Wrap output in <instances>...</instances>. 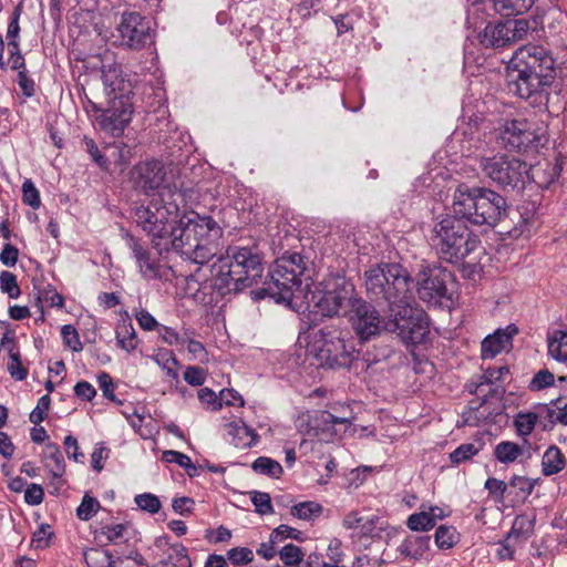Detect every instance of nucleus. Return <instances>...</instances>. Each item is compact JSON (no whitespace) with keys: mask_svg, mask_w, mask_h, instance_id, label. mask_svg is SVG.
Segmentation results:
<instances>
[{"mask_svg":"<svg viewBox=\"0 0 567 567\" xmlns=\"http://www.w3.org/2000/svg\"><path fill=\"white\" fill-rule=\"evenodd\" d=\"M173 224L162 240L155 241L158 254L174 250L184 259L199 265L208 262L217 254V240L223 230L213 217L193 213Z\"/></svg>","mask_w":567,"mask_h":567,"instance_id":"f257e3e1","label":"nucleus"},{"mask_svg":"<svg viewBox=\"0 0 567 567\" xmlns=\"http://www.w3.org/2000/svg\"><path fill=\"white\" fill-rule=\"evenodd\" d=\"M508 90L532 104L547 100V89L556 78L555 60L549 50L526 44L515 51L509 61Z\"/></svg>","mask_w":567,"mask_h":567,"instance_id":"f03ea898","label":"nucleus"},{"mask_svg":"<svg viewBox=\"0 0 567 567\" xmlns=\"http://www.w3.org/2000/svg\"><path fill=\"white\" fill-rule=\"evenodd\" d=\"M261 257L252 248L234 247L212 267V285L219 295L241 291L261 278Z\"/></svg>","mask_w":567,"mask_h":567,"instance_id":"7ed1b4c3","label":"nucleus"},{"mask_svg":"<svg viewBox=\"0 0 567 567\" xmlns=\"http://www.w3.org/2000/svg\"><path fill=\"white\" fill-rule=\"evenodd\" d=\"M453 213L472 225L493 228L506 216L507 203L489 188L462 185L454 193Z\"/></svg>","mask_w":567,"mask_h":567,"instance_id":"20e7f679","label":"nucleus"},{"mask_svg":"<svg viewBox=\"0 0 567 567\" xmlns=\"http://www.w3.org/2000/svg\"><path fill=\"white\" fill-rule=\"evenodd\" d=\"M411 282L409 271L399 264L375 265L364 272L368 298L379 307H386L389 312L411 300Z\"/></svg>","mask_w":567,"mask_h":567,"instance_id":"39448f33","label":"nucleus"},{"mask_svg":"<svg viewBox=\"0 0 567 567\" xmlns=\"http://www.w3.org/2000/svg\"><path fill=\"white\" fill-rule=\"evenodd\" d=\"M429 238L440 258L449 262L464 260L481 245L478 237L470 231L465 221L455 213L435 218Z\"/></svg>","mask_w":567,"mask_h":567,"instance_id":"423d86ee","label":"nucleus"},{"mask_svg":"<svg viewBox=\"0 0 567 567\" xmlns=\"http://www.w3.org/2000/svg\"><path fill=\"white\" fill-rule=\"evenodd\" d=\"M306 270L303 258L299 254L284 255L276 260L269 271V279L265 282L262 292L277 302L291 305L293 299L303 293L301 276Z\"/></svg>","mask_w":567,"mask_h":567,"instance_id":"0eeeda50","label":"nucleus"},{"mask_svg":"<svg viewBox=\"0 0 567 567\" xmlns=\"http://www.w3.org/2000/svg\"><path fill=\"white\" fill-rule=\"evenodd\" d=\"M174 196L175 193L164 187L147 205L135 209L137 226L152 237L154 245L155 241L162 240L171 224L176 223L179 209Z\"/></svg>","mask_w":567,"mask_h":567,"instance_id":"6e6552de","label":"nucleus"},{"mask_svg":"<svg viewBox=\"0 0 567 567\" xmlns=\"http://www.w3.org/2000/svg\"><path fill=\"white\" fill-rule=\"evenodd\" d=\"M359 296L354 286L344 277L336 276L326 279L321 288L305 295L308 307H313L322 316L332 317L340 311L349 313Z\"/></svg>","mask_w":567,"mask_h":567,"instance_id":"1a4fd4ad","label":"nucleus"},{"mask_svg":"<svg viewBox=\"0 0 567 567\" xmlns=\"http://www.w3.org/2000/svg\"><path fill=\"white\" fill-rule=\"evenodd\" d=\"M480 167L486 177L503 189H522L528 179L527 163L512 155L483 156Z\"/></svg>","mask_w":567,"mask_h":567,"instance_id":"9d476101","label":"nucleus"},{"mask_svg":"<svg viewBox=\"0 0 567 567\" xmlns=\"http://www.w3.org/2000/svg\"><path fill=\"white\" fill-rule=\"evenodd\" d=\"M391 320L384 323V330L396 333L405 343H422L429 333V323L425 312L410 305V300L402 302L390 311Z\"/></svg>","mask_w":567,"mask_h":567,"instance_id":"9b49d317","label":"nucleus"},{"mask_svg":"<svg viewBox=\"0 0 567 567\" xmlns=\"http://www.w3.org/2000/svg\"><path fill=\"white\" fill-rule=\"evenodd\" d=\"M499 146L513 152H527L543 145L545 141L542 128L525 118L505 121L496 130Z\"/></svg>","mask_w":567,"mask_h":567,"instance_id":"f8f14e48","label":"nucleus"},{"mask_svg":"<svg viewBox=\"0 0 567 567\" xmlns=\"http://www.w3.org/2000/svg\"><path fill=\"white\" fill-rule=\"evenodd\" d=\"M312 348L321 365L349 368L352 362V348L349 349L341 330L324 327L316 334Z\"/></svg>","mask_w":567,"mask_h":567,"instance_id":"ddd939ff","label":"nucleus"},{"mask_svg":"<svg viewBox=\"0 0 567 567\" xmlns=\"http://www.w3.org/2000/svg\"><path fill=\"white\" fill-rule=\"evenodd\" d=\"M452 280V272L441 266L423 267L415 277L417 296L424 302L439 305L442 299L449 298L447 285Z\"/></svg>","mask_w":567,"mask_h":567,"instance_id":"4468645a","label":"nucleus"},{"mask_svg":"<svg viewBox=\"0 0 567 567\" xmlns=\"http://www.w3.org/2000/svg\"><path fill=\"white\" fill-rule=\"evenodd\" d=\"M114 44L140 50L151 41V28L145 18L135 11H126L112 33Z\"/></svg>","mask_w":567,"mask_h":567,"instance_id":"2eb2a0df","label":"nucleus"},{"mask_svg":"<svg viewBox=\"0 0 567 567\" xmlns=\"http://www.w3.org/2000/svg\"><path fill=\"white\" fill-rule=\"evenodd\" d=\"M530 30L526 19H509L505 22L488 23L478 34L485 48H503L523 40Z\"/></svg>","mask_w":567,"mask_h":567,"instance_id":"dca6fc26","label":"nucleus"},{"mask_svg":"<svg viewBox=\"0 0 567 567\" xmlns=\"http://www.w3.org/2000/svg\"><path fill=\"white\" fill-rule=\"evenodd\" d=\"M102 80L110 99L130 100L134 84L130 75H123L121 66L113 61L112 53L105 50L101 60Z\"/></svg>","mask_w":567,"mask_h":567,"instance_id":"f3484780","label":"nucleus"},{"mask_svg":"<svg viewBox=\"0 0 567 567\" xmlns=\"http://www.w3.org/2000/svg\"><path fill=\"white\" fill-rule=\"evenodd\" d=\"M348 315L353 329L361 339L368 340L379 334L384 329L379 312L361 297L354 300Z\"/></svg>","mask_w":567,"mask_h":567,"instance_id":"a211bd4d","label":"nucleus"},{"mask_svg":"<svg viewBox=\"0 0 567 567\" xmlns=\"http://www.w3.org/2000/svg\"><path fill=\"white\" fill-rule=\"evenodd\" d=\"M93 107L101 111V114L96 117L101 128L112 135L122 134L125 126L131 121L132 104L130 100L118 101L116 99H110L107 109H100L96 104H93Z\"/></svg>","mask_w":567,"mask_h":567,"instance_id":"6ab92c4d","label":"nucleus"},{"mask_svg":"<svg viewBox=\"0 0 567 567\" xmlns=\"http://www.w3.org/2000/svg\"><path fill=\"white\" fill-rule=\"evenodd\" d=\"M165 165L157 159L138 163L131 171L134 187L146 194L159 189L165 182Z\"/></svg>","mask_w":567,"mask_h":567,"instance_id":"aec40b11","label":"nucleus"},{"mask_svg":"<svg viewBox=\"0 0 567 567\" xmlns=\"http://www.w3.org/2000/svg\"><path fill=\"white\" fill-rule=\"evenodd\" d=\"M128 247L132 249L134 258L140 269V274L146 280L161 279L164 266L159 260L148 251L134 237L128 238Z\"/></svg>","mask_w":567,"mask_h":567,"instance_id":"412c9836","label":"nucleus"},{"mask_svg":"<svg viewBox=\"0 0 567 567\" xmlns=\"http://www.w3.org/2000/svg\"><path fill=\"white\" fill-rule=\"evenodd\" d=\"M495 458L503 464L517 461L520 456L532 457L530 444L525 441L523 445L511 441H502L494 449Z\"/></svg>","mask_w":567,"mask_h":567,"instance_id":"4be33fe9","label":"nucleus"},{"mask_svg":"<svg viewBox=\"0 0 567 567\" xmlns=\"http://www.w3.org/2000/svg\"><path fill=\"white\" fill-rule=\"evenodd\" d=\"M430 537L409 536L396 548L401 559L419 560L429 549Z\"/></svg>","mask_w":567,"mask_h":567,"instance_id":"5701e85b","label":"nucleus"},{"mask_svg":"<svg viewBox=\"0 0 567 567\" xmlns=\"http://www.w3.org/2000/svg\"><path fill=\"white\" fill-rule=\"evenodd\" d=\"M41 461L53 478H60L65 473L64 457L58 444L51 442L45 444Z\"/></svg>","mask_w":567,"mask_h":567,"instance_id":"b1692460","label":"nucleus"},{"mask_svg":"<svg viewBox=\"0 0 567 567\" xmlns=\"http://www.w3.org/2000/svg\"><path fill=\"white\" fill-rule=\"evenodd\" d=\"M378 516L361 515L359 512L348 513L342 525L347 529H357L360 536H371L377 528Z\"/></svg>","mask_w":567,"mask_h":567,"instance_id":"393cba45","label":"nucleus"},{"mask_svg":"<svg viewBox=\"0 0 567 567\" xmlns=\"http://www.w3.org/2000/svg\"><path fill=\"white\" fill-rule=\"evenodd\" d=\"M227 427L229 429L228 433L233 436V443L236 447L246 449L257 443V433L244 422H231Z\"/></svg>","mask_w":567,"mask_h":567,"instance_id":"a878e982","label":"nucleus"},{"mask_svg":"<svg viewBox=\"0 0 567 567\" xmlns=\"http://www.w3.org/2000/svg\"><path fill=\"white\" fill-rule=\"evenodd\" d=\"M511 342V334L497 330L494 334L482 341V358L493 359L499 354Z\"/></svg>","mask_w":567,"mask_h":567,"instance_id":"bb28decb","label":"nucleus"},{"mask_svg":"<svg viewBox=\"0 0 567 567\" xmlns=\"http://www.w3.org/2000/svg\"><path fill=\"white\" fill-rule=\"evenodd\" d=\"M565 465L566 457L556 445H551L545 451L542 458V472L545 476L559 473Z\"/></svg>","mask_w":567,"mask_h":567,"instance_id":"cd10ccee","label":"nucleus"},{"mask_svg":"<svg viewBox=\"0 0 567 567\" xmlns=\"http://www.w3.org/2000/svg\"><path fill=\"white\" fill-rule=\"evenodd\" d=\"M548 354L560 362L567 360V331L553 330L547 336Z\"/></svg>","mask_w":567,"mask_h":567,"instance_id":"c85d7f7f","label":"nucleus"},{"mask_svg":"<svg viewBox=\"0 0 567 567\" xmlns=\"http://www.w3.org/2000/svg\"><path fill=\"white\" fill-rule=\"evenodd\" d=\"M154 567H192L187 549L181 544L169 547L167 556L154 565Z\"/></svg>","mask_w":567,"mask_h":567,"instance_id":"c756f323","label":"nucleus"},{"mask_svg":"<svg viewBox=\"0 0 567 567\" xmlns=\"http://www.w3.org/2000/svg\"><path fill=\"white\" fill-rule=\"evenodd\" d=\"M494 8L503 16L523 14L532 8L534 0H493Z\"/></svg>","mask_w":567,"mask_h":567,"instance_id":"7c9ffc66","label":"nucleus"},{"mask_svg":"<svg viewBox=\"0 0 567 567\" xmlns=\"http://www.w3.org/2000/svg\"><path fill=\"white\" fill-rule=\"evenodd\" d=\"M127 528V524L105 525L95 532V538L100 543L105 540L106 543L118 544L123 540Z\"/></svg>","mask_w":567,"mask_h":567,"instance_id":"2f4dec72","label":"nucleus"},{"mask_svg":"<svg viewBox=\"0 0 567 567\" xmlns=\"http://www.w3.org/2000/svg\"><path fill=\"white\" fill-rule=\"evenodd\" d=\"M251 467L256 473L268 475L272 478H279L282 474V466L280 463L266 456L256 458Z\"/></svg>","mask_w":567,"mask_h":567,"instance_id":"473e14b6","label":"nucleus"},{"mask_svg":"<svg viewBox=\"0 0 567 567\" xmlns=\"http://www.w3.org/2000/svg\"><path fill=\"white\" fill-rule=\"evenodd\" d=\"M435 544L440 549H450L458 540V534L452 526L441 525L434 535Z\"/></svg>","mask_w":567,"mask_h":567,"instance_id":"72a5a7b5","label":"nucleus"},{"mask_svg":"<svg viewBox=\"0 0 567 567\" xmlns=\"http://www.w3.org/2000/svg\"><path fill=\"white\" fill-rule=\"evenodd\" d=\"M292 516L303 520H311L322 513V506L316 502H302L291 507Z\"/></svg>","mask_w":567,"mask_h":567,"instance_id":"f704fd0d","label":"nucleus"},{"mask_svg":"<svg viewBox=\"0 0 567 567\" xmlns=\"http://www.w3.org/2000/svg\"><path fill=\"white\" fill-rule=\"evenodd\" d=\"M84 560L89 567H110L112 555L102 548H90L84 551Z\"/></svg>","mask_w":567,"mask_h":567,"instance_id":"c9c22d12","label":"nucleus"},{"mask_svg":"<svg viewBox=\"0 0 567 567\" xmlns=\"http://www.w3.org/2000/svg\"><path fill=\"white\" fill-rule=\"evenodd\" d=\"M505 373H508V368L506 367H501L498 370H497V375L495 377L494 375V372L491 371V370H487L486 373L484 374V378H485V382H482L478 386H477V391L478 393H482L485 398L486 396H501L504 392L503 388L499 386V385H496L494 388H491L486 393L484 392V385H488L491 386L492 385V382H493V379L495 380H499L502 379V377L505 374Z\"/></svg>","mask_w":567,"mask_h":567,"instance_id":"e433bc0d","label":"nucleus"},{"mask_svg":"<svg viewBox=\"0 0 567 567\" xmlns=\"http://www.w3.org/2000/svg\"><path fill=\"white\" fill-rule=\"evenodd\" d=\"M162 460L167 463L178 464L181 467L187 471L189 476H193L197 472V468L193 465L190 457L184 453L173 450L165 451L163 452Z\"/></svg>","mask_w":567,"mask_h":567,"instance_id":"4c0bfd02","label":"nucleus"},{"mask_svg":"<svg viewBox=\"0 0 567 567\" xmlns=\"http://www.w3.org/2000/svg\"><path fill=\"white\" fill-rule=\"evenodd\" d=\"M408 527L411 530L415 532H424L433 528L435 524L432 520V517L429 516L425 509H422L419 513L412 514L406 522Z\"/></svg>","mask_w":567,"mask_h":567,"instance_id":"58836bf2","label":"nucleus"},{"mask_svg":"<svg viewBox=\"0 0 567 567\" xmlns=\"http://www.w3.org/2000/svg\"><path fill=\"white\" fill-rule=\"evenodd\" d=\"M538 420L537 413H519L515 419V426L520 436L529 435Z\"/></svg>","mask_w":567,"mask_h":567,"instance_id":"ea45409f","label":"nucleus"},{"mask_svg":"<svg viewBox=\"0 0 567 567\" xmlns=\"http://www.w3.org/2000/svg\"><path fill=\"white\" fill-rule=\"evenodd\" d=\"M9 362H8V371L10 373V375L16 379L17 381H22L27 378L28 375V369L23 367L22 362H21V359H20V353L18 351H14L13 349H11L9 351Z\"/></svg>","mask_w":567,"mask_h":567,"instance_id":"a19ab883","label":"nucleus"},{"mask_svg":"<svg viewBox=\"0 0 567 567\" xmlns=\"http://www.w3.org/2000/svg\"><path fill=\"white\" fill-rule=\"evenodd\" d=\"M100 508V503L96 498L85 494L82 498L80 506L76 509V515L81 520H89Z\"/></svg>","mask_w":567,"mask_h":567,"instance_id":"79ce46f5","label":"nucleus"},{"mask_svg":"<svg viewBox=\"0 0 567 567\" xmlns=\"http://www.w3.org/2000/svg\"><path fill=\"white\" fill-rule=\"evenodd\" d=\"M0 287L2 292L7 293L12 299L18 298L21 293L17 282V276L10 271H2L0 274Z\"/></svg>","mask_w":567,"mask_h":567,"instance_id":"37998d69","label":"nucleus"},{"mask_svg":"<svg viewBox=\"0 0 567 567\" xmlns=\"http://www.w3.org/2000/svg\"><path fill=\"white\" fill-rule=\"evenodd\" d=\"M480 449L473 443L461 444L452 453L450 460L453 464H461L478 453Z\"/></svg>","mask_w":567,"mask_h":567,"instance_id":"c03bdc74","label":"nucleus"},{"mask_svg":"<svg viewBox=\"0 0 567 567\" xmlns=\"http://www.w3.org/2000/svg\"><path fill=\"white\" fill-rule=\"evenodd\" d=\"M136 505L151 514H155L161 509V502L158 497L151 493H144L135 496Z\"/></svg>","mask_w":567,"mask_h":567,"instance_id":"a18cd8bd","label":"nucleus"},{"mask_svg":"<svg viewBox=\"0 0 567 567\" xmlns=\"http://www.w3.org/2000/svg\"><path fill=\"white\" fill-rule=\"evenodd\" d=\"M251 502L256 508V512L260 515H267L274 512L271 498L268 493L256 491L252 492Z\"/></svg>","mask_w":567,"mask_h":567,"instance_id":"49530a36","label":"nucleus"},{"mask_svg":"<svg viewBox=\"0 0 567 567\" xmlns=\"http://www.w3.org/2000/svg\"><path fill=\"white\" fill-rule=\"evenodd\" d=\"M63 341L64 343L71 348L73 351H81L82 350V343L80 341L79 333L76 329L72 324H65L62 327L61 330Z\"/></svg>","mask_w":567,"mask_h":567,"instance_id":"de8ad7c7","label":"nucleus"},{"mask_svg":"<svg viewBox=\"0 0 567 567\" xmlns=\"http://www.w3.org/2000/svg\"><path fill=\"white\" fill-rule=\"evenodd\" d=\"M22 193L23 202L27 205L31 206L34 209L40 207L41 202L39 190L35 188L34 184L30 179H27L22 184Z\"/></svg>","mask_w":567,"mask_h":567,"instance_id":"09e8293b","label":"nucleus"},{"mask_svg":"<svg viewBox=\"0 0 567 567\" xmlns=\"http://www.w3.org/2000/svg\"><path fill=\"white\" fill-rule=\"evenodd\" d=\"M142 555L137 550L132 549L124 557H117L116 559L112 558V564L110 567H140V565H142Z\"/></svg>","mask_w":567,"mask_h":567,"instance_id":"8fccbe9b","label":"nucleus"},{"mask_svg":"<svg viewBox=\"0 0 567 567\" xmlns=\"http://www.w3.org/2000/svg\"><path fill=\"white\" fill-rule=\"evenodd\" d=\"M51 399L49 394L41 396L38 401L35 409L30 414V421L38 425L44 421L47 412L50 408Z\"/></svg>","mask_w":567,"mask_h":567,"instance_id":"3c124183","label":"nucleus"},{"mask_svg":"<svg viewBox=\"0 0 567 567\" xmlns=\"http://www.w3.org/2000/svg\"><path fill=\"white\" fill-rule=\"evenodd\" d=\"M301 532L288 525H280L271 533L272 543H281L286 538L300 539Z\"/></svg>","mask_w":567,"mask_h":567,"instance_id":"603ef678","label":"nucleus"},{"mask_svg":"<svg viewBox=\"0 0 567 567\" xmlns=\"http://www.w3.org/2000/svg\"><path fill=\"white\" fill-rule=\"evenodd\" d=\"M227 556L234 565H245L254 558L252 551L246 547L233 548L228 550Z\"/></svg>","mask_w":567,"mask_h":567,"instance_id":"864d4df0","label":"nucleus"},{"mask_svg":"<svg viewBox=\"0 0 567 567\" xmlns=\"http://www.w3.org/2000/svg\"><path fill=\"white\" fill-rule=\"evenodd\" d=\"M21 13H22V6L18 4L14 8V10L11 14V18H10V22L8 24L7 35H6L8 41L19 39V33H20L19 20H20Z\"/></svg>","mask_w":567,"mask_h":567,"instance_id":"5fc2aeb1","label":"nucleus"},{"mask_svg":"<svg viewBox=\"0 0 567 567\" xmlns=\"http://www.w3.org/2000/svg\"><path fill=\"white\" fill-rule=\"evenodd\" d=\"M543 411L545 412V417L551 424L560 423L567 425V403L563 408L558 406L557 410L544 405Z\"/></svg>","mask_w":567,"mask_h":567,"instance_id":"6e6d98bb","label":"nucleus"},{"mask_svg":"<svg viewBox=\"0 0 567 567\" xmlns=\"http://www.w3.org/2000/svg\"><path fill=\"white\" fill-rule=\"evenodd\" d=\"M198 399L203 405L212 410L221 409L220 398L218 399L215 392L208 388H203L198 391Z\"/></svg>","mask_w":567,"mask_h":567,"instance_id":"4d7b16f0","label":"nucleus"},{"mask_svg":"<svg viewBox=\"0 0 567 567\" xmlns=\"http://www.w3.org/2000/svg\"><path fill=\"white\" fill-rule=\"evenodd\" d=\"M555 377L548 370H540L535 374L530 382L532 390H542L544 388L550 386L554 384Z\"/></svg>","mask_w":567,"mask_h":567,"instance_id":"13d9d810","label":"nucleus"},{"mask_svg":"<svg viewBox=\"0 0 567 567\" xmlns=\"http://www.w3.org/2000/svg\"><path fill=\"white\" fill-rule=\"evenodd\" d=\"M184 380L190 385L199 386L204 384L206 373L199 367H188L184 372Z\"/></svg>","mask_w":567,"mask_h":567,"instance_id":"bf43d9fd","label":"nucleus"},{"mask_svg":"<svg viewBox=\"0 0 567 567\" xmlns=\"http://www.w3.org/2000/svg\"><path fill=\"white\" fill-rule=\"evenodd\" d=\"M97 382H99L100 389L103 392V395L106 399H109L113 402H116V398L114 395V383H113L111 375L106 372H102L97 377ZM117 403H121V401H117Z\"/></svg>","mask_w":567,"mask_h":567,"instance_id":"052dcab7","label":"nucleus"},{"mask_svg":"<svg viewBox=\"0 0 567 567\" xmlns=\"http://www.w3.org/2000/svg\"><path fill=\"white\" fill-rule=\"evenodd\" d=\"M44 498V491L41 485L31 484L24 491V501L29 505H39Z\"/></svg>","mask_w":567,"mask_h":567,"instance_id":"680f3d73","label":"nucleus"},{"mask_svg":"<svg viewBox=\"0 0 567 567\" xmlns=\"http://www.w3.org/2000/svg\"><path fill=\"white\" fill-rule=\"evenodd\" d=\"M18 248L11 244H6L0 254V261L7 267H13L18 262Z\"/></svg>","mask_w":567,"mask_h":567,"instance_id":"e2e57ef3","label":"nucleus"},{"mask_svg":"<svg viewBox=\"0 0 567 567\" xmlns=\"http://www.w3.org/2000/svg\"><path fill=\"white\" fill-rule=\"evenodd\" d=\"M320 424L324 426H336L338 424H350V419L347 416H337L329 411H321L317 417Z\"/></svg>","mask_w":567,"mask_h":567,"instance_id":"0e129e2a","label":"nucleus"},{"mask_svg":"<svg viewBox=\"0 0 567 567\" xmlns=\"http://www.w3.org/2000/svg\"><path fill=\"white\" fill-rule=\"evenodd\" d=\"M135 318L141 328L146 331H152L159 326L156 319L145 309L137 311Z\"/></svg>","mask_w":567,"mask_h":567,"instance_id":"69168bd1","label":"nucleus"},{"mask_svg":"<svg viewBox=\"0 0 567 567\" xmlns=\"http://www.w3.org/2000/svg\"><path fill=\"white\" fill-rule=\"evenodd\" d=\"M485 488L496 498H503L507 489V484L504 481L491 477L485 482Z\"/></svg>","mask_w":567,"mask_h":567,"instance_id":"338daca9","label":"nucleus"},{"mask_svg":"<svg viewBox=\"0 0 567 567\" xmlns=\"http://www.w3.org/2000/svg\"><path fill=\"white\" fill-rule=\"evenodd\" d=\"M74 393L76 396L90 401L95 396L96 390L90 382L81 381L74 385Z\"/></svg>","mask_w":567,"mask_h":567,"instance_id":"774afa93","label":"nucleus"}]
</instances>
